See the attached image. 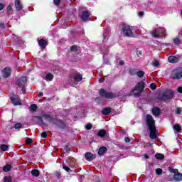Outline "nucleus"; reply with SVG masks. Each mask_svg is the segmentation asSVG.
Returning a JSON list of instances; mask_svg holds the SVG:
<instances>
[{"instance_id":"nucleus-1","label":"nucleus","mask_w":182,"mask_h":182,"mask_svg":"<svg viewBox=\"0 0 182 182\" xmlns=\"http://www.w3.org/2000/svg\"><path fill=\"white\" fill-rule=\"evenodd\" d=\"M52 123L54 126H57L60 130H65L68 129V124L65 121L55 117V114L52 113L43 114L41 116H33L32 120L37 122V124L45 126V121Z\"/></svg>"},{"instance_id":"nucleus-2","label":"nucleus","mask_w":182,"mask_h":182,"mask_svg":"<svg viewBox=\"0 0 182 182\" xmlns=\"http://www.w3.org/2000/svg\"><path fill=\"white\" fill-rule=\"evenodd\" d=\"M146 124L149 130V137L152 140H156L157 139V135L156 134V120L151 114H146L145 118Z\"/></svg>"},{"instance_id":"nucleus-3","label":"nucleus","mask_w":182,"mask_h":182,"mask_svg":"<svg viewBox=\"0 0 182 182\" xmlns=\"http://www.w3.org/2000/svg\"><path fill=\"white\" fill-rule=\"evenodd\" d=\"M174 97V92L171 90H166L163 92L158 95V100L161 102H167L168 100H171Z\"/></svg>"},{"instance_id":"nucleus-4","label":"nucleus","mask_w":182,"mask_h":182,"mask_svg":"<svg viewBox=\"0 0 182 182\" xmlns=\"http://www.w3.org/2000/svg\"><path fill=\"white\" fill-rule=\"evenodd\" d=\"M144 87L146 85L144 84V81L139 82L134 88L131 90V95H134V96H137L138 97L141 95L143 91L144 90Z\"/></svg>"},{"instance_id":"nucleus-5","label":"nucleus","mask_w":182,"mask_h":182,"mask_svg":"<svg viewBox=\"0 0 182 182\" xmlns=\"http://www.w3.org/2000/svg\"><path fill=\"white\" fill-rule=\"evenodd\" d=\"M99 95L100 97H103L104 99H114V97H116V94L109 92L103 88L100 90Z\"/></svg>"},{"instance_id":"nucleus-6","label":"nucleus","mask_w":182,"mask_h":182,"mask_svg":"<svg viewBox=\"0 0 182 182\" xmlns=\"http://www.w3.org/2000/svg\"><path fill=\"white\" fill-rule=\"evenodd\" d=\"M122 31L125 36L128 38L133 36V31H132L130 26L123 23Z\"/></svg>"},{"instance_id":"nucleus-7","label":"nucleus","mask_w":182,"mask_h":182,"mask_svg":"<svg viewBox=\"0 0 182 182\" xmlns=\"http://www.w3.org/2000/svg\"><path fill=\"white\" fill-rule=\"evenodd\" d=\"M151 35L153 38H160V36H164L166 35V31L161 28H155L151 32Z\"/></svg>"},{"instance_id":"nucleus-8","label":"nucleus","mask_w":182,"mask_h":182,"mask_svg":"<svg viewBox=\"0 0 182 182\" xmlns=\"http://www.w3.org/2000/svg\"><path fill=\"white\" fill-rule=\"evenodd\" d=\"M171 79L179 80L182 79V70H173L171 73Z\"/></svg>"},{"instance_id":"nucleus-9","label":"nucleus","mask_w":182,"mask_h":182,"mask_svg":"<svg viewBox=\"0 0 182 182\" xmlns=\"http://www.w3.org/2000/svg\"><path fill=\"white\" fill-rule=\"evenodd\" d=\"M80 18L82 22H87L89 18H90V11L86 10L82 11L80 15Z\"/></svg>"},{"instance_id":"nucleus-10","label":"nucleus","mask_w":182,"mask_h":182,"mask_svg":"<svg viewBox=\"0 0 182 182\" xmlns=\"http://www.w3.org/2000/svg\"><path fill=\"white\" fill-rule=\"evenodd\" d=\"M26 82H28V78H26V77L23 76L20 78H18L16 80V85H17L18 87H23V86L26 85Z\"/></svg>"},{"instance_id":"nucleus-11","label":"nucleus","mask_w":182,"mask_h":182,"mask_svg":"<svg viewBox=\"0 0 182 182\" xmlns=\"http://www.w3.org/2000/svg\"><path fill=\"white\" fill-rule=\"evenodd\" d=\"M10 100L14 106H22V102L19 101V98L15 95L10 97Z\"/></svg>"},{"instance_id":"nucleus-12","label":"nucleus","mask_w":182,"mask_h":182,"mask_svg":"<svg viewBox=\"0 0 182 182\" xmlns=\"http://www.w3.org/2000/svg\"><path fill=\"white\" fill-rule=\"evenodd\" d=\"M71 77L75 82H82V79H83V75H82V74H80V73H75L71 75Z\"/></svg>"},{"instance_id":"nucleus-13","label":"nucleus","mask_w":182,"mask_h":182,"mask_svg":"<svg viewBox=\"0 0 182 182\" xmlns=\"http://www.w3.org/2000/svg\"><path fill=\"white\" fill-rule=\"evenodd\" d=\"M38 43L39 46L41 48V49H45L46 46H48V41L43 38L38 39Z\"/></svg>"},{"instance_id":"nucleus-14","label":"nucleus","mask_w":182,"mask_h":182,"mask_svg":"<svg viewBox=\"0 0 182 182\" xmlns=\"http://www.w3.org/2000/svg\"><path fill=\"white\" fill-rule=\"evenodd\" d=\"M11 73H12V71L9 68H5L3 70V77H5V79L11 76Z\"/></svg>"},{"instance_id":"nucleus-15","label":"nucleus","mask_w":182,"mask_h":182,"mask_svg":"<svg viewBox=\"0 0 182 182\" xmlns=\"http://www.w3.org/2000/svg\"><path fill=\"white\" fill-rule=\"evenodd\" d=\"M178 60H180V58H178V57H176L174 55H170L168 58V61L169 62V63H177V62H178Z\"/></svg>"},{"instance_id":"nucleus-16","label":"nucleus","mask_w":182,"mask_h":182,"mask_svg":"<svg viewBox=\"0 0 182 182\" xmlns=\"http://www.w3.org/2000/svg\"><path fill=\"white\" fill-rule=\"evenodd\" d=\"M152 114L154 116H160L161 114V110L159 107H154L152 108Z\"/></svg>"},{"instance_id":"nucleus-17","label":"nucleus","mask_w":182,"mask_h":182,"mask_svg":"<svg viewBox=\"0 0 182 182\" xmlns=\"http://www.w3.org/2000/svg\"><path fill=\"white\" fill-rule=\"evenodd\" d=\"M85 159L87 161H91V160H95V159H96V156L90 152H87L85 154Z\"/></svg>"},{"instance_id":"nucleus-18","label":"nucleus","mask_w":182,"mask_h":182,"mask_svg":"<svg viewBox=\"0 0 182 182\" xmlns=\"http://www.w3.org/2000/svg\"><path fill=\"white\" fill-rule=\"evenodd\" d=\"M112 112V108L106 107L102 109L101 113L104 114V116H109Z\"/></svg>"},{"instance_id":"nucleus-19","label":"nucleus","mask_w":182,"mask_h":182,"mask_svg":"<svg viewBox=\"0 0 182 182\" xmlns=\"http://www.w3.org/2000/svg\"><path fill=\"white\" fill-rule=\"evenodd\" d=\"M15 7L16 11H19L23 9L22 4H21V0H15Z\"/></svg>"},{"instance_id":"nucleus-20","label":"nucleus","mask_w":182,"mask_h":182,"mask_svg":"<svg viewBox=\"0 0 182 182\" xmlns=\"http://www.w3.org/2000/svg\"><path fill=\"white\" fill-rule=\"evenodd\" d=\"M107 152V148H106V146H101L99 148L98 150V154L99 156H103V154H105V153Z\"/></svg>"},{"instance_id":"nucleus-21","label":"nucleus","mask_w":182,"mask_h":182,"mask_svg":"<svg viewBox=\"0 0 182 182\" xmlns=\"http://www.w3.org/2000/svg\"><path fill=\"white\" fill-rule=\"evenodd\" d=\"M173 178L175 181H181L182 180V173L178 172L177 173L173 175Z\"/></svg>"},{"instance_id":"nucleus-22","label":"nucleus","mask_w":182,"mask_h":182,"mask_svg":"<svg viewBox=\"0 0 182 182\" xmlns=\"http://www.w3.org/2000/svg\"><path fill=\"white\" fill-rule=\"evenodd\" d=\"M97 136L99 137H101V139H103V137L106 136V130L105 129H101L98 132Z\"/></svg>"},{"instance_id":"nucleus-23","label":"nucleus","mask_w":182,"mask_h":182,"mask_svg":"<svg viewBox=\"0 0 182 182\" xmlns=\"http://www.w3.org/2000/svg\"><path fill=\"white\" fill-rule=\"evenodd\" d=\"M31 176H33L34 177H39V176H41V172L38 169H33L31 171Z\"/></svg>"},{"instance_id":"nucleus-24","label":"nucleus","mask_w":182,"mask_h":182,"mask_svg":"<svg viewBox=\"0 0 182 182\" xmlns=\"http://www.w3.org/2000/svg\"><path fill=\"white\" fill-rule=\"evenodd\" d=\"M53 77L54 76L53 75V74L49 73L46 75V80H47V82H50L53 80Z\"/></svg>"},{"instance_id":"nucleus-25","label":"nucleus","mask_w":182,"mask_h":182,"mask_svg":"<svg viewBox=\"0 0 182 182\" xmlns=\"http://www.w3.org/2000/svg\"><path fill=\"white\" fill-rule=\"evenodd\" d=\"M129 75H131V76H134V75H137V69L129 68Z\"/></svg>"},{"instance_id":"nucleus-26","label":"nucleus","mask_w":182,"mask_h":182,"mask_svg":"<svg viewBox=\"0 0 182 182\" xmlns=\"http://www.w3.org/2000/svg\"><path fill=\"white\" fill-rule=\"evenodd\" d=\"M12 168V166L10 164H6L3 168V171L5 173H8V171H11V169Z\"/></svg>"},{"instance_id":"nucleus-27","label":"nucleus","mask_w":182,"mask_h":182,"mask_svg":"<svg viewBox=\"0 0 182 182\" xmlns=\"http://www.w3.org/2000/svg\"><path fill=\"white\" fill-rule=\"evenodd\" d=\"M38 109V106L36 105V104H32L31 106H30V112H36Z\"/></svg>"},{"instance_id":"nucleus-28","label":"nucleus","mask_w":182,"mask_h":182,"mask_svg":"<svg viewBox=\"0 0 182 182\" xmlns=\"http://www.w3.org/2000/svg\"><path fill=\"white\" fill-rule=\"evenodd\" d=\"M155 157L157 160H164V154H156Z\"/></svg>"},{"instance_id":"nucleus-29","label":"nucleus","mask_w":182,"mask_h":182,"mask_svg":"<svg viewBox=\"0 0 182 182\" xmlns=\"http://www.w3.org/2000/svg\"><path fill=\"white\" fill-rule=\"evenodd\" d=\"M8 149H9V147L7 145L1 144L0 146V150H1V151H8Z\"/></svg>"},{"instance_id":"nucleus-30","label":"nucleus","mask_w":182,"mask_h":182,"mask_svg":"<svg viewBox=\"0 0 182 182\" xmlns=\"http://www.w3.org/2000/svg\"><path fill=\"white\" fill-rule=\"evenodd\" d=\"M4 182H12V176H4Z\"/></svg>"},{"instance_id":"nucleus-31","label":"nucleus","mask_w":182,"mask_h":182,"mask_svg":"<svg viewBox=\"0 0 182 182\" xmlns=\"http://www.w3.org/2000/svg\"><path fill=\"white\" fill-rule=\"evenodd\" d=\"M173 129L177 131L178 133H180L181 132V126L180 124H175L173 126Z\"/></svg>"},{"instance_id":"nucleus-32","label":"nucleus","mask_w":182,"mask_h":182,"mask_svg":"<svg viewBox=\"0 0 182 182\" xmlns=\"http://www.w3.org/2000/svg\"><path fill=\"white\" fill-rule=\"evenodd\" d=\"M136 75L138 77H143L144 76V71L139 70L136 71Z\"/></svg>"},{"instance_id":"nucleus-33","label":"nucleus","mask_w":182,"mask_h":182,"mask_svg":"<svg viewBox=\"0 0 182 182\" xmlns=\"http://www.w3.org/2000/svg\"><path fill=\"white\" fill-rule=\"evenodd\" d=\"M168 170L170 173H173L174 174H177L178 173V169H174L172 167H169Z\"/></svg>"},{"instance_id":"nucleus-34","label":"nucleus","mask_w":182,"mask_h":182,"mask_svg":"<svg viewBox=\"0 0 182 182\" xmlns=\"http://www.w3.org/2000/svg\"><path fill=\"white\" fill-rule=\"evenodd\" d=\"M156 174H157V176H161V174H163V169L158 168L156 169Z\"/></svg>"},{"instance_id":"nucleus-35","label":"nucleus","mask_w":182,"mask_h":182,"mask_svg":"<svg viewBox=\"0 0 182 182\" xmlns=\"http://www.w3.org/2000/svg\"><path fill=\"white\" fill-rule=\"evenodd\" d=\"M71 52H77V46L73 45L70 47Z\"/></svg>"},{"instance_id":"nucleus-36","label":"nucleus","mask_w":182,"mask_h":182,"mask_svg":"<svg viewBox=\"0 0 182 182\" xmlns=\"http://www.w3.org/2000/svg\"><path fill=\"white\" fill-rule=\"evenodd\" d=\"M150 89H151V90H156L157 89V85H156V83L154 82L151 83Z\"/></svg>"},{"instance_id":"nucleus-37","label":"nucleus","mask_w":182,"mask_h":182,"mask_svg":"<svg viewBox=\"0 0 182 182\" xmlns=\"http://www.w3.org/2000/svg\"><path fill=\"white\" fill-rule=\"evenodd\" d=\"M23 126L22 123H17L14 125V129H21Z\"/></svg>"},{"instance_id":"nucleus-38","label":"nucleus","mask_w":182,"mask_h":182,"mask_svg":"<svg viewBox=\"0 0 182 182\" xmlns=\"http://www.w3.org/2000/svg\"><path fill=\"white\" fill-rule=\"evenodd\" d=\"M92 127H93V125L90 123L86 124L85 125L87 130H92Z\"/></svg>"},{"instance_id":"nucleus-39","label":"nucleus","mask_w":182,"mask_h":182,"mask_svg":"<svg viewBox=\"0 0 182 182\" xmlns=\"http://www.w3.org/2000/svg\"><path fill=\"white\" fill-rule=\"evenodd\" d=\"M63 170H65L68 173H69L70 171V168H69L68 166H67L65 164H63Z\"/></svg>"},{"instance_id":"nucleus-40","label":"nucleus","mask_w":182,"mask_h":182,"mask_svg":"<svg viewBox=\"0 0 182 182\" xmlns=\"http://www.w3.org/2000/svg\"><path fill=\"white\" fill-rule=\"evenodd\" d=\"M173 43L175 45H180V39L178 38H173Z\"/></svg>"},{"instance_id":"nucleus-41","label":"nucleus","mask_w":182,"mask_h":182,"mask_svg":"<svg viewBox=\"0 0 182 182\" xmlns=\"http://www.w3.org/2000/svg\"><path fill=\"white\" fill-rule=\"evenodd\" d=\"M32 143H33V140H32L31 138L26 140V144H32Z\"/></svg>"},{"instance_id":"nucleus-42","label":"nucleus","mask_w":182,"mask_h":182,"mask_svg":"<svg viewBox=\"0 0 182 182\" xmlns=\"http://www.w3.org/2000/svg\"><path fill=\"white\" fill-rule=\"evenodd\" d=\"M41 137H43V139H46L48 137V134L46 133V132H43L41 133Z\"/></svg>"},{"instance_id":"nucleus-43","label":"nucleus","mask_w":182,"mask_h":182,"mask_svg":"<svg viewBox=\"0 0 182 182\" xmlns=\"http://www.w3.org/2000/svg\"><path fill=\"white\" fill-rule=\"evenodd\" d=\"M20 88L21 89L23 95H25V93H26V87L23 86V87H20Z\"/></svg>"},{"instance_id":"nucleus-44","label":"nucleus","mask_w":182,"mask_h":182,"mask_svg":"<svg viewBox=\"0 0 182 182\" xmlns=\"http://www.w3.org/2000/svg\"><path fill=\"white\" fill-rule=\"evenodd\" d=\"M175 113H176V114H181V109H180L179 107H177L176 109V111H175Z\"/></svg>"},{"instance_id":"nucleus-45","label":"nucleus","mask_w":182,"mask_h":182,"mask_svg":"<svg viewBox=\"0 0 182 182\" xmlns=\"http://www.w3.org/2000/svg\"><path fill=\"white\" fill-rule=\"evenodd\" d=\"M153 65L155 66V68H158V66L160 65V63L159 61H155L153 63Z\"/></svg>"},{"instance_id":"nucleus-46","label":"nucleus","mask_w":182,"mask_h":182,"mask_svg":"<svg viewBox=\"0 0 182 182\" xmlns=\"http://www.w3.org/2000/svg\"><path fill=\"white\" fill-rule=\"evenodd\" d=\"M55 176L57 178H58V179L60 178V172H59V171L55 172Z\"/></svg>"},{"instance_id":"nucleus-47","label":"nucleus","mask_w":182,"mask_h":182,"mask_svg":"<svg viewBox=\"0 0 182 182\" xmlns=\"http://www.w3.org/2000/svg\"><path fill=\"white\" fill-rule=\"evenodd\" d=\"M0 29H5V24L2 22H0Z\"/></svg>"},{"instance_id":"nucleus-48","label":"nucleus","mask_w":182,"mask_h":182,"mask_svg":"<svg viewBox=\"0 0 182 182\" xmlns=\"http://www.w3.org/2000/svg\"><path fill=\"white\" fill-rule=\"evenodd\" d=\"M124 141H125V143H130L131 139H130L129 137H125L124 138Z\"/></svg>"},{"instance_id":"nucleus-49","label":"nucleus","mask_w":182,"mask_h":182,"mask_svg":"<svg viewBox=\"0 0 182 182\" xmlns=\"http://www.w3.org/2000/svg\"><path fill=\"white\" fill-rule=\"evenodd\" d=\"M55 5H60V0H53Z\"/></svg>"},{"instance_id":"nucleus-50","label":"nucleus","mask_w":182,"mask_h":182,"mask_svg":"<svg viewBox=\"0 0 182 182\" xmlns=\"http://www.w3.org/2000/svg\"><path fill=\"white\" fill-rule=\"evenodd\" d=\"M136 55L138 56H141V55H143V53H141V51H140V50H138V51H136Z\"/></svg>"},{"instance_id":"nucleus-51","label":"nucleus","mask_w":182,"mask_h":182,"mask_svg":"<svg viewBox=\"0 0 182 182\" xmlns=\"http://www.w3.org/2000/svg\"><path fill=\"white\" fill-rule=\"evenodd\" d=\"M138 15H139V16H143V15H144V11H139L138 13Z\"/></svg>"},{"instance_id":"nucleus-52","label":"nucleus","mask_w":182,"mask_h":182,"mask_svg":"<svg viewBox=\"0 0 182 182\" xmlns=\"http://www.w3.org/2000/svg\"><path fill=\"white\" fill-rule=\"evenodd\" d=\"M4 4L0 3V11H2V9H4Z\"/></svg>"},{"instance_id":"nucleus-53","label":"nucleus","mask_w":182,"mask_h":182,"mask_svg":"<svg viewBox=\"0 0 182 182\" xmlns=\"http://www.w3.org/2000/svg\"><path fill=\"white\" fill-rule=\"evenodd\" d=\"M105 82V78H100L99 79V82L100 83H103Z\"/></svg>"},{"instance_id":"nucleus-54","label":"nucleus","mask_w":182,"mask_h":182,"mask_svg":"<svg viewBox=\"0 0 182 182\" xmlns=\"http://www.w3.org/2000/svg\"><path fill=\"white\" fill-rule=\"evenodd\" d=\"M178 93H182V87H178Z\"/></svg>"},{"instance_id":"nucleus-55","label":"nucleus","mask_w":182,"mask_h":182,"mask_svg":"<svg viewBox=\"0 0 182 182\" xmlns=\"http://www.w3.org/2000/svg\"><path fill=\"white\" fill-rule=\"evenodd\" d=\"M119 65H120V66H123V65H124V60H120L119 61Z\"/></svg>"},{"instance_id":"nucleus-56","label":"nucleus","mask_w":182,"mask_h":182,"mask_svg":"<svg viewBox=\"0 0 182 182\" xmlns=\"http://www.w3.org/2000/svg\"><path fill=\"white\" fill-rule=\"evenodd\" d=\"M12 7L11 6H8L7 11H11Z\"/></svg>"},{"instance_id":"nucleus-57","label":"nucleus","mask_w":182,"mask_h":182,"mask_svg":"<svg viewBox=\"0 0 182 182\" xmlns=\"http://www.w3.org/2000/svg\"><path fill=\"white\" fill-rule=\"evenodd\" d=\"M39 97H42L43 96V92H38Z\"/></svg>"},{"instance_id":"nucleus-58","label":"nucleus","mask_w":182,"mask_h":182,"mask_svg":"<svg viewBox=\"0 0 182 182\" xmlns=\"http://www.w3.org/2000/svg\"><path fill=\"white\" fill-rule=\"evenodd\" d=\"M144 158H145V159H149L150 156H149V155H147V154H144Z\"/></svg>"},{"instance_id":"nucleus-59","label":"nucleus","mask_w":182,"mask_h":182,"mask_svg":"<svg viewBox=\"0 0 182 182\" xmlns=\"http://www.w3.org/2000/svg\"><path fill=\"white\" fill-rule=\"evenodd\" d=\"M70 149H67L66 150V153H70Z\"/></svg>"},{"instance_id":"nucleus-60","label":"nucleus","mask_w":182,"mask_h":182,"mask_svg":"<svg viewBox=\"0 0 182 182\" xmlns=\"http://www.w3.org/2000/svg\"><path fill=\"white\" fill-rule=\"evenodd\" d=\"M104 39H106V33H104Z\"/></svg>"},{"instance_id":"nucleus-61","label":"nucleus","mask_w":182,"mask_h":182,"mask_svg":"<svg viewBox=\"0 0 182 182\" xmlns=\"http://www.w3.org/2000/svg\"><path fill=\"white\" fill-rule=\"evenodd\" d=\"M180 34L182 36V31L180 32Z\"/></svg>"}]
</instances>
